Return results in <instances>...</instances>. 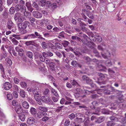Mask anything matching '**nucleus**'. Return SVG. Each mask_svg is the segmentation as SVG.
<instances>
[{"label": "nucleus", "mask_w": 126, "mask_h": 126, "mask_svg": "<svg viewBox=\"0 0 126 126\" xmlns=\"http://www.w3.org/2000/svg\"><path fill=\"white\" fill-rule=\"evenodd\" d=\"M14 18L15 21L17 20L19 22H22L23 21V19L21 16L20 13L17 12L15 14L14 16Z\"/></svg>", "instance_id": "obj_1"}, {"label": "nucleus", "mask_w": 126, "mask_h": 126, "mask_svg": "<svg viewBox=\"0 0 126 126\" xmlns=\"http://www.w3.org/2000/svg\"><path fill=\"white\" fill-rule=\"evenodd\" d=\"M29 22L25 21L23 22L19 23L17 24V26L19 29H25L26 28L27 25Z\"/></svg>", "instance_id": "obj_2"}, {"label": "nucleus", "mask_w": 126, "mask_h": 126, "mask_svg": "<svg viewBox=\"0 0 126 126\" xmlns=\"http://www.w3.org/2000/svg\"><path fill=\"white\" fill-rule=\"evenodd\" d=\"M16 112L18 114H21L22 112V109L21 106L19 105H17L15 107Z\"/></svg>", "instance_id": "obj_3"}, {"label": "nucleus", "mask_w": 126, "mask_h": 126, "mask_svg": "<svg viewBox=\"0 0 126 126\" xmlns=\"http://www.w3.org/2000/svg\"><path fill=\"white\" fill-rule=\"evenodd\" d=\"M32 14L33 16L36 18H40L42 16V14L37 11H33Z\"/></svg>", "instance_id": "obj_4"}, {"label": "nucleus", "mask_w": 126, "mask_h": 126, "mask_svg": "<svg viewBox=\"0 0 126 126\" xmlns=\"http://www.w3.org/2000/svg\"><path fill=\"white\" fill-rule=\"evenodd\" d=\"M124 101L123 98L119 97L118 100L117 102H115L111 104V105L112 106L115 107V108L118 106V104L123 102Z\"/></svg>", "instance_id": "obj_5"}, {"label": "nucleus", "mask_w": 126, "mask_h": 126, "mask_svg": "<svg viewBox=\"0 0 126 126\" xmlns=\"http://www.w3.org/2000/svg\"><path fill=\"white\" fill-rule=\"evenodd\" d=\"M42 101L45 103H48L50 102V99L49 97L46 95L42 96L41 97Z\"/></svg>", "instance_id": "obj_6"}, {"label": "nucleus", "mask_w": 126, "mask_h": 126, "mask_svg": "<svg viewBox=\"0 0 126 126\" xmlns=\"http://www.w3.org/2000/svg\"><path fill=\"white\" fill-rule=\"evenodd\" d=\"M35 38V35L33 33L26 35L24 36L23 39H27L28 40H30L31 39Z\"/></svg>", "instance_id": "obj_7"}, {"label": "nucleus", "mask_w": 126, "mask_h": 126, "mask_svg": "<svg viewBox=\"0 0 126 126\" xmlns=\"http://www.w3.org/2000/svg\"><path fill=\"white\" fill-rule=\"evenodd\" d=\"M38 109L41 112L45 113L46 115H47V113H48L47 112L48 109L47 107L39 106L38 107Z\"/></svg>", "instance_id": "obj_8"}, {"label": "nucleus", "mask_w": 126, "mask_h": 126, "mask_svg": "<svg viewBox=\"0 0 126 126\" xmlns=\"http://www.w3.org/2000/svg\"><path fill=\"white\" fill-rule=\"evenodd\" d=\"M12 87L11 84L9 82H6L4 84V88L5 90H8Z\"/></svg>", "instance_id": "obj_9"}, {"label": "nucleus", "mask_w": 126, "mask_h": 126, "mask_svg": "<svg viewBox=\"0 0 126 126\" xmlns=\"http://www.w3.org/2000/svg\"><path fill=\"white\" fill-rule=\"evenodd\" d=\"M35 122V120L32 117H29L27 120V123L29 125H32Z\"/></svg>", "instance_id": "obj_10"}, {"label": "nucleus", "mask_w": 126, "mask_h": 126, "mask_svg": "<svg viewBox=\"0 0 126 126\" xmlns=\"http://www.w3.org/2000/svg\"><path fill=\"white\" fill-rule=\"evenodd\" d=\"M26 5L28 10L31 12H32L34 9L32 7L31 3L29 2H27L26 3Z\"/></svg>", "instance_id": "obj_11"}, {"label": "nucleus", "mask_w": 126, "mask_h": 126, "mask_svg": "<svg viewBox=\"0 0 126 126\" xmlns=\"http://www.w3.org/2000/svg\"><path fill=\"white\" fill-rule=\"evenodd\" d=\"M82 78L83 80L86 81L87 83L90 84L92 83V80L87 76H83Z\"/></svg>", "instance_id": "obj_12"}, {"label": "nucleus", "mask_w": 126, "mask_h": 126, "mask_svg": "<svg viewBox=\"0 0 126 126\" xmlns=\"http://www.w3.org/2000/svg\"><path fill=\"white\" fill-rule=\"evenodd\" d=\"M84 11L86 12L87 16L91 19H92L94 18V16L93 14H92L90 11L89 10H84Z\"/></svg>", "instance_id": "obj_13"}, {"label": "nucleus", "mask_w": 126, "mask_h": 126, "mask_svg": "<svg viewBox=\"0 0 126 126\" xmlns=\"http://www.w3.org/2000/svg\"><path fill=\"white\" fill-rule=\"evenodd\" d=\"M46 115L45 113L40 111L36 114V117L37 118L40 119L43 117L44 116Z\"/></svg>", "instance_id": "obj_14"}, {"label": "nucleus", "mask_w": 126, "mask_h": 126, "mask_svg": "<svg viewBox=\"0 0 126 126\" xmlns=\"http://www.w3.org/2000/svg\"><path fill=\"white\" fill-rule=\"evenodd\" d=\"M118 120L123 124H126V117L121 116L119 118Z\"/></svg>", "instance_id": "obj_15"}, {"label": "nucleus", "mask_w": 126, "mask_h": 126, "mask_svg": "<svg viewBox=\"0 0 126 126\" xmlns=\"http://www.w3.org/2000/svg\"><path fill=\"white\" fill-rule=\"evenodd\" d=\"M30 111L31 113L33 115H35L37 113L36 110L33 107L30 108Z\"/></svg>", "instance_id": "obj_16"}, {"label": "nucleus", "mask_w": 126, "mask_h": 126, "mask_svg": "<svg viewBox=\"0 0 126 126\" xmlns=\"http://www.w3.org/2000/svg\"><path fill=\"white\" fill-rule=\"evenodd\" d=\"M7 27L9 29H11V28L13 27L14 24L11 20H9L7 23Z\"/></svg>", "instance_id": "obj_17"}, {"label": "nucleus", "mask_w": 126, "mask_h": 126, "mask_svg": "<svg viewBox=\"0 0 126 126\" xmlns=\"http://www.w3.org/2000/svg\"><path fill=\"white\" fill-rule=\"evenodd\" d=\"M100 112V111L99 110L98 111V112L96 111L95 112L92 113L90 111H88L86 112V114L88 116H89L92 114H95L99 115L100 114L99 113Z\"/></svg>", "instance_id": "obj_18"}, {"label": "nucleus", "mask_w": 126, "mask_h": 126, "mask_svg": "<svg viewBox=\"0 0 126 126\" xmlns=\"http://www.w3.org/2000/svg\"><path fill=\"white\" fill-rule=\"evenodd\" d=\"M34 34L35 35V38L37 37L38 38L40 39L41 40H45V39L42 37L41 35L40 34L36 32H34Z\"/></svg>", "instance_id": "obj_19"}, {"label": "nucleus", "mask_w": 126, "mask_h": 126, "mask_svg": "<svg viewBox=\"0 0 126 126\" xmlns=\"http://www.w3.org/2000/svg\"><path fill=\"white\" fill-rule=\"evenodd\" d=\"M22 106L24 108L27 109H28L29 107V103L26 101H24L22 103Z\"/></svg>", "instance_id": "obj_20"}, {"label": "nucleus", "mask_w": 126, "mask_h": 126, "mask_svg": "<svg viewBox=\"0 0 126 126\" xmlns=\"http://www.w3.org/2000/svg\"><path fill=\"white\" fill-rule=\"evenodd\" d=\"M83 59L86 63H88L92 61V59L88 56H85L83 57Z\"/></svg>", "instance_id": "obj_21"}, {"label": "nucleus", "mask_w": 126, "mask_h": 126, "mask_svg": "<svg viewBox=\"0 0 126 126\" xmlns=\"http://www.w3.org/2000/svg\"><path fill=\"white\" fill-rule=\"evenodd\" d=\"M33 7L36 8V10H40L41 8L39 7L38 4L35 2H33L32 4Z\"/></svg>", "instance_id": "obj_22"}, {"label": "nucleus", "mask_w": 126, "mask_h": 126, "mask_svg": "<svg viewBox=\"0 0 126 126\" xmlns=\"http://www.w3.org/2000/svg\"><path fill=\"white\" fill-rule=\"evenodd\" d=\"M26 53L28 57L31 59H33V55L32 52L30 51H27Z\"/></svg>", "instance_id": "obj_23"}, {"label": "nucleus", "mask_w": 126, "mask_h": 126, "mask_svg": "<svg viewBox=\"0 0 126 126\" xmlns=\"http://www.w3.org/2000/svg\"><path fill=\"white\" fill-rule=\"evenodd\" d=\"M92 106H90L91 108L92 109H95V107L97 106L98 105V103L96 101H94L92 102Z\"/></svg>", "instance_id": "obj_24"}, {"label": "nucleus", "mask_w": 126, "mask_h": 126, "mask_svg": "<svg viewBox=\"0 0 126 126\" xmlns=\"http://www.w3.org/2000/svg\"><path fill=\"white\" fill-rule=\"evenodd\" d=\"M105 118V117H99L97 120L95 121V122L98 123H100L104 120Z\"/></svg>", "instance_id": "obj_25"}, {"label": "nucleus", "mask_w": 126, "mask_h": 126, "mask_svg": "<svg viewBox=\"0 0 126 126\" xmlns=\"http://www.w3.org/2000/svg\"><path fill=\"white\" fill-rule=\"evenodd\" d=\"M48 65H49L50 69L51 70L53 71L54 70V67L56 65L55 63L53 62H51Z\"/></svg>", "instance_id": "obj_26"}, {"label": "nucleus", "mask_w": 126, "mask_h": 126, "mask_svg": "<svg viewBox=\"0 0 126 126\" xmlns=\"http://www.w3.org/2000/svg\"><path fill=\"white\" fill-rule=\"evenodd\" d=\"M48 113H47V115L44 116L42 118L41 120L42 121L44 122H46L48 121L49 118V117H48L49 115H48Z\"/></svg>", "instance_id": "obj_27"}, {"label": "nucleus", "mask_w": 126, "mask_h": 126, "mask_svg": "<svg viewBox=\"0 0 126 126\" xmlns=\"http://www.w3.org/2000/svg\"><path fill=\"white\" fill-rule=\"evenodd\" d=\"M95 38L97 41L99 42H101L102 41V38L98 34H96L95 36Z\"/></svg>", "instance_id": "obj_28"}, {"label": "nucleus", "mask_w": 126, "mask_h": 126, "mask_svg": "<svg viewBox=\"0 0 126 126\" xmlns=\"http://www.w3.org/2000/svg\"><path fill=\"white\" fill-rule=\"evenodd\" d=\"M93 53L95 54V56L99 58L100 56L99 55V53L98 52L97 50L96 49L94 48L93 50Z\"/></svg>", "instance_id": "obj_29"}, {"label": "nucleus", "mask_w": 126, "mask_h": 126, "mask_svg": "<svg viewBox=\"0 0 126 126\" xmlns=\"http://www.w3.org/2000/svg\"><path fill=\"white\" fill-rule=\"evenodd\" d=\"M25 44L27 46H28L30 45H34V41L33 40L27 41L26 42Z\"/></svg>", "instance_id": "obj_30"}, {"label": "nucleus", "mask_w": 126, "mask_h": 126, "mask_svg": "<svg viewBox=\"0 0 126 126\" xmlns=\"http://www.w3.org/2000/svg\"><path fill=\"white\" fill-rule=\"evenodd\" d=\"M42 54L44 55H47L50 57L52 56L53 55V53L49 51H47L46 52H43Z\"/></svg>", "instance_id": "obj_31"}, {"label": "nucleus", "mask_w": 126, "mask_h": 126, "mask_svg": "<svg viewBox=\"0 0 126 126\" xmlns=\"http://www.w3.org/2000/svg\"><path fill=\"white\" fill-rule=\"evenodd\" d=\"M20 120L22 121H24L25 119V116L23 114H21L18 116Z\"/></svg>", "instance_id": "obj_32"}, {"label": "nucleus", "mask_w": 126, "mask_h": 126, "mask_svg": "<svg viewBox=\"0 0 126 126\" xmlns=\"http://www.w3.org/2000/svg\"><path fill=\"white\" fill-rule=\"evenodd\" d=\"M115 123L112 121H109L107 123V126H113L115 125Z\"/></svg>", "instance_id": "obj_33"}, {"label": "nucleus", "mask_w": 126, "mask_h": 126, "mask_svg": "<svg viewBox=\"0 0 126 126\" xmlns=\"http://www.w3.org/2000/svg\"><path fill=\"white\" fill-rule=\"evenodd\" d=\"M85 120V118H76V121L78 123H81L84 122Z\"/></svg>", "instance_id": "obj_34"}, {"label": "nucleus", "mask_w": 126, "mask_h": 126, "mask_svg": "<svg viewBox=\"0 0 126 126\" xmlns=\"http://www.w3.org/2000/svg\"><path fill=\"white\" fill-rule=\"evenodd\" d=\"M24 15L26 17L29 18L31 16V14L30 12L26 11L24 13Z\"/></svg>", "instance_id": "obj_35"}, {"label": "nucleus", "mask_w": 126, "mask_h": 126, "mask_svg": "<svg viewBox=\"0 0 126 126\" xmlns=\"http://www.w3.org/2000/svg\"><path fill=\"white\" fill-rule=\"evenodd\" d=\"M72 39L73 40H76L77 41L81 42V39L77 36H71Z\"/></svg>", "instance_id": "obj_36"}, {"label": "nucleus", "mask_w": 126, "mask_h": 126, "mask_svg": "<svg viewBox=\"0 0 126 126\" xmlns=\"http://www.w3.org/2000/svg\"><path fill=\"white\" fill-rule=\"evenodd\" d=\"M69 44V42L66 41H63L62 43V44L63 46L65 47H67Z\"/></svg>", "instance_id": "obj_37"}, {"label": "nucleus", "mask_w": 126, "mask_h": 126, "mask_svg": "<svg viewBox=\"0 0 126 126\" xmlns=\"http://www.w3.org/2000/svg\"><path fill=\"white\" fill-rule=\"evenodd\" d=\"M33 92L34 95L39 94V90L38 88H36L34 89L33 91Z\"/></svg>", "instance_id": "obj_38"}, {"label": "nucleus", "mask_w": 126, "mask_h": 126, "mask_svg": "<svg viewBox=\"0 0 126 126\" xmlns=\"http://www.w3.org/2000/svg\"><path fill=\"white\" fill-rule=\"evenodd\" d=\"M55 45L56 47L58 49H61L62 48L63 46L62 45L58 42L56 43Z\"/></svg>", "instance_id": "obj_39"}, {"label": "nucleus", "mask_w": 126, "mask_h": 126, "mask_svg": "<svg viewBox=\"0 0 126 126\" xmlns=\"http://www.w3.org/2000/svg\"><path fill=\"white\" fill-rule=\"evenodd\" d=\"M41 5L43 6H44L46 4V1L45 0H38Z\"/></svg>", "instance_id": "obj_40"}, {"label": "nucleus", "mask_w": 126, "mask_h": 126, "mask_svg": "<svg viewBox=\"0 0 126 126\" xmlns=\"http://www.w3.org/2000/svg\"><path fill=\"white\" fill-rule=\"evenodd\" d=\"M45 55H39V57H40V60L42 62H44L46 60V59L45 57Z\"/></svg>", "instance_id": "obj_41"}, {"label": "nucleus", "mask_w": 126, "mask_h": 126, "mask_svg": "<svg viewBox=\"0 0 126 126\" xmlns=\"http://www.w3.org/2000/svg\"><path fill=\"white\" fill-rule=\"evenodd\" d=\"M20 96L23 98H24L25 97V93L24 90H22L20 91Z\"/></svg>", "instance_id": "obj_42"}, {"label": "nucleus", "mask_w": 126, "mask_h": 126, "mask_svg": "<svg viewBox=\"0 0 126 126\" xmlns=\"http://www.w3.org/2000/svg\"><path fill=\"white\" fill-rule=\"evenodd\" d=\"M21 6L20 4H18L15 6V9L16 12H18L21 9Z\"/></svg>", "instance_id": "obj_43"}, {"label": "nucleus", "mask_w": 126, "mask_h": 126, "mask_svg": "<svg viewBox=\"0 0 126 126\" xmlns=\"http://www.w3.org/2000/svg\"><path fill=\"white\" fill-rule=\"evenodd\" d=\"M27 100L28 102L32 104H33L34 103V102L33 100L32 99L31 97H28L27 98Z\"/></svg>", "instance_id": "obj_44"}, {"label": "nucleus", "mask_w": 126, "mask_h": 126, "mask_svg": "<svg viewBox=\"0 0 126 126\" xmlns=\"http://www.w3.org/2000/svg\"><path fill=\"white\" fill-rule=\"evenodd\" d=\"M57 7V5L56 3H52L50 6V8L52 9V10H54Z\"/></svg>", "instance_id": "obj_45"}, {"label": "nucleus", "mask_w": 126, "mask_h": 126, "mask_svg": "<svg viewBox=\"0 0 126 126\" xmlns=\"http://www.w3.org/2000/svg\"><path fill=\"white\" fill-rule=\"evenodd\" d=\"M78 63L77 62H76L75 61H73L71 64L74 67H77L78 66Z\"/></svg>", "instance_id": "obj_46"}, {"label": "nucleus", "mask_w": 126, "mask_h": 126, "mask_svg": "<svg viewBox=\"0 0 126 126\" xmlns=\"http://www.w3.org/2000/svg\"><path fill=\"white\" fill-rule=\"evenodd\" d=\"M41 45L42 47L44 49H46L47 47V44L45 42H42Z\"/></svg>", "instance_id": "obj_47"}, {"label": "nucleus", "mask_w": 126, "mask_h": 126, "mask_svg": "<svg viewBox=\"0 0 126 126\" xmlns=\"http://www.w3.org/2000/svg\"><path fill=\"white\" fill-rule=\"evenodd\" d=\"M53 32L54 33H58L61 31V29H59L57 27H55L53 29Z\"/></svg>", "instance_id": "obj_48"}, {"label": "nucleus", "mask_w": 126, "mask_h": 126, "mask_svg": "<svg viewBox=\"0 0 126 126\" xmlns=\"http://www.w3.org/2000/svg\"><path fill=\"white\" fill-rule=\"evenodd\" d=\"M78 122L77 121L75 122H72L70 125L71 126H81V125L78 124Z\"/></svg>", "instance_id": "obj_49"}, {"label": "nucleus", "mask_w": 126, "mask_h": 126, "mask_svg": "<svg viewBox=\"0 0 126 126\" xmlns=\"http://www.w3.org/2000/svg\"><path fill=\"white\" fill-rule=\"evenodd\" d=\"M82 41L84 44L86 45H88L89 43L88 41L87 38H84L81 40V41Z\"/></svg>", "instance_id": "obj_50"}, {"label": "nucleus", "mask_w": 126, "mask_h": 126, "mask_svg": "<svg viewBox=\"0 0 126 126\" xmlns=\"http://www.w3.org/2000/svg\"><path fill=\"white\" fill-rule=\"evenodd\" d=\"M77 48H74V49H73L71 47H69V51H71L72 52H73L76 55H77L78 54V53L74 51V50H75V49H76H76Z\"/></svg>", "instance_id": "obj_51"}, {"label": "nucleus", "mask_w": 126, "mask_h": 126, "mask_svg": "<svg viewBox=\"0 0 126 126\" xmlns=\"http://www.w3.org/2000/svg\"><path fill=\"white\" fill-rule=\"evenodd\" d=\"M90 123L89 119L88 117L87 118V119L84 123V125L85 126H88Z\"/></svg>", "instance_id": "obj_52"}, {"label": "nucleus", "mask_w": 126, "mask_h": 126, "mask_svg": "<svg viewBox=\"0 0 126 126\" xmlns=\"http://www.w3.org/2000/svg\"><path fill=\"white\" fill-rule=\"evenodd\" d=\"M78 117L77 118H85V115L81 113H78L77 114Z\"/></svg>", "instance_id": "obj_53"}, {"label": "nucleus", "mask_w": 126, "mask_h": 126, "mask_svg": "<svg viewBox=\"0 0 126 126\" xmlns=\"http://www.w3.org/2000/svg\"><path fill=\"white\" fill-rule=\"evenodd\" d=\"M20 84L22 88H25L27 87V84L24 82H21Z\"/></svg>", "instance_id": "obj_54"}, {"label": "nucleus", "mask_w": 126, "mask_h": 126, "mask_svg": "<svg viewBox=\"0 0 126 126\" xmlns=\"http://www.w3.org/2000/svg\"><path fill=\"white\" fill-rule=\"evenodd\" d=\"M50 91L48 89H45L43 92L44 94L46 95L48 94L49 93Z\"/></svg>", "instance_id": "obj_55"}, {"label": "nucleus", "mask_w": 126, "mask_h": 126, "mask_svg": "<svg viewBox=\"0 0 126 126\" xmlns=\"http://www.w3.org/2000/svg\"><path fill=\"white\" fill-rule=\"evenodd\" d=\"M71 83L73 86H75L78 85V83L75 80H73L71 82Z\"/></svg>", "instance_id": "obj_56"}, {"label": "nucleus", "mask_w": 126, "mask_h": 126, "mask_svg": "<svg viewBox=\"0 0 126 126\" xmlns=\"http://www.w3.org/2000/svg\"><path fill=\"white\" fill-rule=\"evenodd\" d=\"M20 10L21 12L24 13L26 11V8L25 6H21V9Z\"/></svg>", "instance_id": "obj_57"}, {"label": "nucleus", "mask_w": 126, "mask_h": 126, "mask_svg": "<svg viewBox=\"0 0 126 126\" xmlns=\"http://www.w3.org/2000/svg\"><path fill=\"white\" fill-rule=\"evenodd\" d=\"M18 54L21 56H23V54L24 50L23 49H20L18 51Z\"/></svg>", "instance_id": "obj_58"}, {"label": "nucleus", "mask_w": 126, "mask_h": 126, "mask_svg": "<svg viewBox=\"0 0 126 126\" xmlns=\"http://www.w3.org/2000/svg\"><path fill=\"white\" fill-rule=\"evenodd\" d=\"M51 91L52 93L55 96H58V94L55 91V90L53 89L52 88L51 89Z\"/></svg>", "instance_id": "obj_59"}, {"label": "nucleus", "mask_w": 126, "mask_h": 126, "mask_svg": "<svg viewBox=\"0 0 126 126\" xmlns=\"http://www.w3.org/2000/svg\"><path fill=\"white\" fill-rule=\"evenodd\" d=\"M15 11V8L14 7H11L10 9L9 12L11 14H14Z\"/></svg>", "instance_id": "obj_60"}, {"label": "nucleus", "mask_w": 126, "mask_h": 126, "mask_svg": "<svg viewBox=\"0 0 126 126\" xmlns=\"http://www.w3.org/2000/svg\"><path fill=\"white\" fill-rule=\"evenodd\" d=\"M11 41L13 44L15 45H17L18 43V41L16 40L15 38H12Z\"/></svg>", "instance_id": "obj_61"}, {"label": "nucleus", "mask_w": 126, "mask_h": 126, "mask_svg": "<svg viewBox=\"0 0 126 126\" xmlns=\"http://www.w3.org/2000/svg\"><path fill=\"white\" fill-rule=\"evenodd\" d=\"M7 98L8 99L11 100L12 99L13 96L11 94H8L7 95Z\"/></svg>", "instance_id": "obj_62"}, {"label": "nucleus", "mask_w": 126, "mask_h": 126, "mask_svg": "<svg viewBox=\"0 0 126 126\" xmlns=\"http://www.w3.org/2000/svg\"><path fill=\"white\" fill-rule=\"evenodd\" d=\"M40 94H35L34 95V98L35 100L40 99Z\"/></svg>", "instance_id": "obj_63"}, {"label": "nucleus", "mask_w": 126, "mask_h": 126, "mask_svg": "<svg viewBox=\"0 0 126 126\" xmlns=\"http://www.w3.org/2000/svg\"><path fill=\"white\" fill-rule=\"evenodd\" d=\"M68 117L69 118H70L71 120H72L75 117V115L74 114L72 113L71 114L69 115Z\"/></svg>", "instance_id": "obj_64"}]
</instances>
